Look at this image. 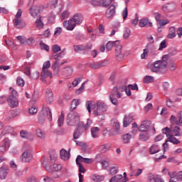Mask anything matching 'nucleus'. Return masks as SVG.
<instances>
[{
	"mask_svg": "<svg viewBox=\"0 0 182 182\" xmlns=\"http://www.w3.org/2000/svg\"><path fill=\"white\" fill-rule=\"evenodd\" d=\"M29 11L31 16L36 18L38 14H41V12L43 11V7L41 6H33V7L30 8Z\"/></svg>",
	"mask_w": 182,
	"mask_h": 182,
	"instance_id": "13",
	"label": "nucleus"
},
{
	"mask_svg": "<svg viewBox=\"0 0 182 182\" xmlns=\"http://www.w3.org/2000/svg\"><path fill=\"white\" fill-rule=\"evenodd\" d=\"M139 26H141V28H144V26L149 28L153 26V23L149 21V18H141L139 21Z\"/></svg>",
	"mask_w": 182,
	"mask_h": 182,
	"instance_id": "21",
	"label": "nucleus"
},
{
	"mask_svg": "<svg viewBox=\"0 0 182 182\" xmlns=\"http://www.w3.org/2000/svg\"><path fill=\"white\" fill-rule=\"evenodd\" d=\"M98 150L100 151V153H106V151H109V150H110V144H105L101 145L99 146Z\"/></svg>",
	"mask_w": 182,
	"mask_h": 182,
	"instance_id": "28",
	"label": "nucleus"
},
{
	"mask_svg": "<svg viewBox=\"0 0 182 182\" xmlns=\"http://www.w3.org/2000/svg\"><path fill=\"white\" fill-rule=\"evenodd\" d=\"M20 136L23 139H28V137H29V133L28 132V131L22 130L20 132Z\"/></svg>",
	"mask_w": 182,
	"mask_h": 182,
	"instance_id": "49",
	"label": "nucleus"
},
{
	"mask_svg": "<svg viewBox=\"0 0 182 182\" xmlns=\"http://www.w3.org/2000/svg\"><path fill=\"white\" fill-rule=\"evenodd\" d=\"M74 50L77 53L78 52H82V50H85V46L83 45H78L74 46Z\"/></svg>",
	"mask_w": 182,
	"mask_h": 182,
	"instance_id": "43",
	"label": "nucleus"
},
{
	"mask_svg": "<svg viewBox=\"0 0 182 182\" xmlns=\"http://www.w3.org/2000/svg\"><path fill=\"white\" fill-rule=\"evenodd\" d=\"M43 165L44 168H46V170H47L48 173H52V172L58 173V171H60V170H62V165L60 164H54L53 166H49L46 165V161H44L43 162Z\"/></svg>",
	"mask_w": 182,
	"mask_h": 182,
	"instance_id": "9",
	"label": "nucleus"
},
{
	"mask_svg": "<svg viewBox=\"0 0 182 182\" xmlns=\"http://www.w3.org/2000/svg\"><path fill=\"white\" fill-rule=\"evenodd\" d=\"M79 105H80V100L74 99L71 102V107H70L71 112H73V110H75V109H76V107H77Z\"/></svg>",
	"mask_w": 182,
	"mask_h": 182,
	"instance_id": "32",
	"label": "nucleus"
},
{
	"mask_svg": "<svg viewBox=\"0 0 182 182\" xmlns=\"http://www.w3.org/2000/svg\"><path fill=\"white\" fill-rule=\"evenodd\" d=\"M100 131V128L97 127H95L91 129V134L93 139H97V137H99Z\"/></svg>",
	"mask_w": 182,
	"mask_h": 182,
	"instance_id": "27",
	"label": "nucleus"
},
{
	"mask_svg": "<svg viewBox=\"0 0 182 182\" xmlns=\"http://www.w3.org/2000/svg\"><path fill=\"white\" fill-rule=\"evenodd\" d=\"M119 173V167L117 166L111 167L109 170V174L111 176H114Z\"/></svg>",
	"mask_w": 182,
	"mask_h": 182,
	"instance_id": "42",
	"label": "nucleus"
},
{
	"mask_svg": "<svg viewBox=\"0 0 182 182\" xmlns=\"http://www.w3.org/2000/svg\"><path fill=\"white\" fill-rule=\"evenodd\" d=\"M92 6H102V0H91Z\"/></svg>",
	"mask_w": 182,
	"mask_h": 182,
	"instance_id": "48",
	"label": "nucleus"
},
{
	"mask_svg": "<svg viewBox=\"0 0 182 182\" xmlns=\"http://www.w3.org/2000/svg\"><path fill=\"white\" fill-rule=\"evenodd\" d=\"M49 68H50V61L47 60L43 65V70H48V69H49Z\"/></svg>",
	"mask_w": 182,
	"mask_h": 182,
	"instance_id": "52",
	"label": "nucleus"
},
{
	"mask_svg": "<svg viewBox=\"0 0 182 182\" xmlns=\"http://www.w3.org/2000/svg\"><path fill=\"white\" fill-rule=\"evenodd\" d=\"M149 139H150L149 132H142V133L139 134V140H141V141H147Z\"/></svg>",
	"mask_w": 182,
	"mask_h": 182,
	"instance_id": "29",
	"label": "nucleus"
},
{
	"mask_svg": "<svg viewBox=\"0 0 182 182\" xmlns=\"http://www.w3.org/2000/svg\"><path fill=\"white\" fill-rule=\"evenodd\" d=\"M41 76L43 77V79H46V77H50V79H52L53 77L52 73L48 70H43Z\"/></svg>",
	"mask_w": 182,
	"mask_h": 182,
	"instance_id": "30",
	"label": "nucleus"
},
{
	"mask_svg": "<svg viewBox=\"0 0 182 182\" xmlns=\"http://www.w3.org/2000/svg\"><path fill=\"white\" fill-rule=\"evenodd\" d=\"M83 160H84L83 156H80V155H78V156H77L76 160H75L76 164H77V166H80V164H82L81 163L83 161Z\"/></svg>",
	"mask_w": 182,
	"mask_h": 182,
	"instance_id": "54",
	"label": "nucleus"
},
{
	"mask_svg": "<svg viewBox=\"0 0 182 182\" xmlns=\"http://www.w3.org/2000/svg\"><path fill=\"white\" fill-rule=\"evenodd\" d=\"M8 173H9V169H8L5 166H1L0 168V178H1V180H5V178H6V176H8Z\"/></svg>",
	"mask_w": 182,
	"mask_h": 182,
	"instance_id": "22",
	"label": "nucleus"
},
{
	"mask_svg": "<svg viewBox=\"0 0 182 182\" xmlns=\"http://www.w3.org/2000/svg\"><path fill=\"white\" fill-rule=\"evenodd\" d=\"M112 45L114 48H115V55L117 56V60H123L124 55L122 54V45H120V41H116L112 42Z\"/></svg>",
	"mask_w": 182,
	"mask_h": 182,
	"instance_id": "7",
	"label": "nucleus"
},
{
	"mask_svg": "<svg viewBox=\"0 0 182 182\" xmlns=\"http://www.w3.org/2000/svg\"><path fill=\"white\" fill-rule=\"evenodd\" d=\"M83 22V17L79 14H75L73 18L68 21H64L63 25L68 31H73L76 25H80Z\"/></svg>",
	"mask_w": 182,
	"mask_h": 182,
	"instance_id": "2",
	"label": "nucleus"
},
{
	"mask_svg": "<svg viewBox=\"0 0 182 182\" xmlns=\"http://www.w3.org/2000/svg\"><path fill=\"white\" fill-rule=\"evenodd\" d=\"M36 133L39 139H45V132L41 128L37 129Z\"/></svg>",
	"mask_w": 182,
	"mask_h": 182,
	"instance_id": "40",
	"label": "nucleus"
},
{
	"mask_svg": "<svg viewBox=\"0 0 182 182\" xmlns=\"http://www.w3.org/2000/svg\"><path fill=\"white\" fill-rule=\"evenodd\" d=\"M112 127H114V130L116 132H119V130H120V123L119 122V121H117L116 119H112Z\"/></svg>",
	"mask_w": 182,
	"mask_h": 182,
	"instance_id": "37",
	"label": "nucleus"
},
{
	"mask_svg": "<svg viewBox=\"0 0 182 182\" xmlns=\"http://www.w3.org/2000/svg\"><path fill=\"white\" fill-rule=\"evenodd\" d=\"M167 48V45L166 44V40H164L159 45V50H163Z\"/></svg>",
	"mask_w": 182,
	"mask_h": 182,
	"instance_id": "57",
	"label": "nucleus"
},
{
	"mask_svg": "<svg viewBox=\"0 0 182 182\" xmlns=\"http://www.w3.org/2000/svg\"><path fill=\"white\" fill-rule=\"evenodd\" d=\"M11 94L7 98V102L10 107L15 108L18 107L19 105V100H18V92L14 90L12 87H10Z\"/></svg>",
	"mask_w": 182,
	"mask_h": 182,
	"instance_id": "4",
	"label": "nucleus"
},
{
	"mask_svg": "<svg viewBox=\"0 0 182 182\" xmlns=\"http://www.w3.org/2000/svg\"><path fill=\"white\" fill-rule=\"evenodd\" d=\"M176 181H182V172H178V173H176Z\"/></svg>",
	"mask_w": 182,
	"mask_h": 182,
	"instance_id": "64",
	"label": "nucleus"
},
{
	"mask_svg": "<svg viewBox=\"0 0 182 182\" xmlns=\"http://www.w3.org/2000/svg\"><path fill=\"white\" fill-rule=\"evenodd\" d=\"M65 63H60L59 60H56L52 65L54 76H59L60 65H63Z\"/></svg>",
	"mask_w": 182,
	"mask_h": 182,
	"instance_id": "16",
	"label": "nucleus"
},
{
	"mask_svg": "<svg viewBox=\"0 0 182 182\" xmlns=\"http://www.w3.org/2000/svg\"><path fill=\"white\" fill-rule=\"evenodd\" d=\"M132 122H133V115H132V114H126L124 118L123 126L124 127H127V126H129Z\"/></svg>",
	"mask_w": 182,
	"mask_h": 182,
	"instance_id": "20",
	"label": "nucleus"
},
{
	"mask_svg": "<svg viewBox=\"0 0 182 182\" xmlns=\"http://www.w3.org/2000/svg\"><path fill=\"white\" fill-rule=\"evenodd\" d=\"M14 129L11 127H6L3 132H1V134H0V139H2V137L4 136H5V134H8L9 133H11V132H13Z\"/></svg>",
	"mask_w": 182,
	"mask_h": 182,
	"instance_id": "31",
	"label": "nucleus"
},
{
	"mask_svg": "<svg viewBox=\"0 0 182 182\" xmlns=\"http://www.w3.org/2000/svg\"><path fill=\"white\" fill-rule=\"evenodd\" d=\"M116 95V93H112L109 95V100L112 103V105H114L115 106H117L119 105V101H117V99L114 97Z\"/></svg>",
	"mask_w": 182,
	"mask_h": 182,
	"instance_id": "38",
	"label": "nucleus"
},
{
	"mask_svg": "<svg viewBox=\"0 0 182 182\" xmlns=\"http://www.w3.org/2000/svg\"><path fill=\"white\" fill-rule=\"evenodd\" d=\"M63 56H65V50H63L60 53L53 55V59H55V60H59L58 59H59V58H63Z\"/></svg>",
	"mask_w": 182,
	"mask_h": 182,
	"instance_id": "47",
	"label": "nucleus"
},
{
	"mask_svg": "<svg viewBox=\"0 0 182 182\" xmlns=\"http://www.w3.org/2000/svg\"><path fill=\"white\" fill-rule=\"evenodd\" d=\"M33 153L31 150H26L21 155V161L23 163H29L32 161Z\"/></svg>",
	"mask_w": 182,
	"mask_h": 182,
	"instance_id": "10",
	"label": "nucleus"
},
{
	"mask_svg": "<svg viewBox=\"0 0 182 182\" xmlns=\"http://www.w3.org/2000/svg\"><path fill=\"white\" fill-rule=\"evenodd\" d=\"M24 73H25V75H26V76H31V67H29V66L25 67Z\"/></svg>",
	"mask_w": 182,
	"mask_h": 182,
	"instance_id": "63",
	"label": "nucleus"
},
{
	"mask_svg": "<svg viewBox=\"0 0 182 182\" xmlns=\"http://www.w3.org/2000/svg\"><path fill=\"white\" fill-rule=\"evenodd\" d=\"M170 62H171V60L170 59L169 54L164 55L161 60L155 61L149 66V68L151 72H153L154 73L161 72V70H163V69H166L167 66H168L170 70H176V64Z\"/></svg>",
	"mask_w": 182,
	"mask_h": 182,
	"instance_id": "1",
	"label": "nucleus"
},
{
	"mask_svg": "<svg viewBox=\"0 0 182 182\" xmlns=\"http://www.w3.org/2000/svg\"><path fill=\"white\" fill-rule=\"evenodd\" d=\"M80 82H82V78H75V80L73 82V86H74V87H76V86H77V85H79Z\"/></svg>",
	"mask_w": 182,
	"mask_h": 182,
	"instance_id": "60",
	"label": "nucleus"
},
{
	"mask_svg": "<svg viewBox=\"0 0 182 182\" xmlns=\"http://www.w3.org/2000/svg\"><path fill=\"white\" fill-rule=\"evenodd\" d=\"M63 122H65V114H63V112H62L61 114L59 116L58 119V127H62V125L63 124Z\"/></svg>",
	"mask_w": 182,
	"mask_h": 182,
	"instance_id": "35",
	"label": "nucleus"
},
{
	"mask_svg": "<svg viewBox=\"0 0 182 182\" xmlns=\"http://www.w3.org/2000/svg\"><path fill=\"white\" fill-rule=\"evenodd\" d=\"M78 124H82V127H81L83 128V131L85 132V130H88V129L90 127V124H92V121L88 119L86 124H85L83 122H80V123H78Z\"/></svg>",
	"mask_w": 182,
	"mask_h": 182,
	"instance_id": "33",
	"label": "nucleus"
},
{
	"mask_svg": "<svg viewBox=\"0 0 182 182\" xmlns=\"http://www.w3.org/2000/svg\"><path fill=\"white\" fill-rule=\"evenodd\" d=\"M154 82V77L151 75H146L144 79H143V82L144 83H153Z\"/></svg>",
	"mask_w": 182,
	"mask_h": 182,
	"instance_id": "34",
	"label": "nucleus"
},
{
	"mask_svg": "<svg viewBox=\"0 0 182 182\" xmlns=\"http://www.w3.org/2000/svg\"><path fill=\"white\" fill-rule=\"evenodd\" d=\"M107 65H109V60H106L102 62H92L89 64V66L91 69H100V68H105Z\"/></svg>",
	"mask_w": 182,
	"mask_h": 182,
	"instance_id": "11",
	"label": "nucleus"
},
{
	"mask_svg": "<svg viewBox=\"0 0 182 182\" xmlns=\"http://www.w3.org/2000/svg\"><path fill=\"white\" fill-rule=\"evenodd\" d=\"M60 153V158L62 159V160L66 161L70 159V154H69L68 151H66L65 149H61Z\"/></svg>",
	"mask_w": 182,
	"mask_h": 182,
	"instance_id": "23",
	"label": "nucleus"
},
{
	"mask_svg": "<svg viewBox=\"0 0 182 182\" xmlns=\"http://www.w3.org/2000/svg\"><path fill=\"white\" fill-rule=\"evenodd\" d=\"M53 53H58V52H60L61 49L58 45H54L52 47Z\"/></svg>",
	"mask_w": 182,
	"mask_h": 182,
	"instance_id": "55",
	"label": "nucleus"
},
{
	"mask_svg": "<svg viewBox=\"0 0 182 182\" xmlns=\"http://www.w3.org/2000/svg\"><path fill=\"white\" fill-rule=\"evenodd\" d=\"M29 114H36L38 113V108L32 107L28 109Z\"/></svg>",
	"mask_w": 182,
	"mask_h": 182,
	"instance_id": "56",
	"label": "nucleus"
},
{
	"mask_svg": "<svg viewBox=\"0 0 182 182\" xmlns=\"http://www.w3.org/2000/svg\"><path fill=\"white\" fill-rule=\"evenodd\" d=\"M46 100L49 105L53 103V92L50 88H47L46 90Z\"/></svg>",
	"mask_w": 182,
	"mask_h": 182,
	"instance_id": "15",
	"label": "nucleus"
},
{
	"mask_svg": "<svg viewBox=\"0 0 182 182\" xmlns=\"http://www.w3.org/2000/svg\"><path fill=\"white\" fill-rule=\"evenodd\" d=\"M28 171V168H25L23 170H18L16 172V176L17 177H21V176H23V174H26Z\"/></svg>",
	"mask_w": 182,
	"mask_h": 182,
	"instance_id": "44",
	"label": "nucleus"
},
{
	"mask_svg": "<svg viewBox=\"0 0 182 182\" xmlns=\"http://www.w3.org/2000/svg\"><path fill=\"white\" fill-rule=\"evenodd\" d=\"M129 15V12L127 11V7H126L123 11H122V16H123V19L126 20L127 19V16Z\"/></svg>",
	"mask_w": 182,
	"mask_h": 182,
	"instance_id": "61",
	"label": "nucleus"
},
{
	"mask_svg": "<svg viewBox=\"0 0 182 182\" xmlns=\"http://www.w3.org/2000/svg\"><path fill=\"white\" fill-rule=\"evenodd\" d=\"M38 119L40 124H43L46 119L52 122V111L50 108L47 106H43L42 110L38 113Z\"/></svg>",
	"mask_w": 182,
	"mask_h": 182,
	"instance_id": "3",
	"label": "nucleus"
},
{
	"mask_svg": "<svg viewBox=\"0 0 182 182\" xmlns=\"http://www.w3.org/2000/svg\"><path fill=\"white\" fill-rule=\"evenodd\" d=\"M113 47V41H108L106 44V49L109 51L112 50V48Z\"/></svg>",
	"mask_w": 182,
	"mask_h": 182,
	"instance_id": "59",
	"label": "nucleus"
},
{
	"mask_svg": "<svg viewBox=\"0 0 182 182\" xmlns=\"http://www.w3.org/2000/svg\"><path fill=\"white\" fill-rule=\"evenodd\" d=\"M173 133H175V136H180L182 134L181 129L178 127H174Z\"/></svg>",
	"mask_w": 182,
	"mask_h": 182,
	"instance_id": "45",
	"label": "nucleus"
},
{
	"mask_svg": "<svg viewBox=\"0 0 182 182\" xmlns=\"http://www.w3.org/2000/svg\"><path fill=\"white\" fill-rule=\"evenodd\" d=\"M151 122L150 121H143L139 127V132H148L150 130V126Z\"/></svg>",
	"mask_w": 182,
	"mask_h": 182,
	"instance_id": "14",
	"label": "nucleus"
},
{
	"mask_svg": "<svg viewBox=\"0 0 182 182\" xmlns=\"http://www.w3.org/2000/svg\"><path fill=\"white\" fill-rule=\"evenodd\" d=\"M160 151V146L157 144H154L149 149L151 154H156Z\"/></svg>",
	"mask_w": 182,
	"mask_h": 182,
	"instance_id": "26",
	"label": "nucleus"
},
{
	"mask_svg": "<svg viewBox=\"0 0 182 182\" xmlns=\"http://www.w3.org/2000/svg\"><path fill=\"white\" fill-rule=\"evenodd\" d=\"M176 9V4H166L162 6V11L164 12H173Z\"/></svg>",
	"mask_w": 182,
	"mask_h": 182,
	"instance_id": "17",
	"label": "nucleus"
},
{
	"mask_svg": "<svg viewBox=\"0 0 182 182\" xmlns=\"http://www.w3.org/2000/svg\"><path fill=\"white\" fill-rule=\"evenodd\" d=\"M66 122L68 126H75V124L79 126V124L80 123V118H79V116H77L76 114H68Z\"/></svg>",
	"mask_w": 182,
	"mask_h": 182,
	"instance_id": "6",
	"label": "nucleus"
},
{
	"mask_svg": "<svg viewBox=\"0 0 182 182\" xmlns=\"http://www.w3.org/2000/svg\"><path fill=\"white\" fill-rule=\"evenodd\" d=\"M131 31L130 29L125 28L124 31V38L125 39H127V38H129V36H130V33H131Z\"/></svg>",
	"mask_w": 182,
	"mask_h": 182,
	"instance_id": "51",
	"label": "nucleus"
},
{
	"mask_svg": "<svg viewBox=\"0 0 182 182\" xmlns=\"http://www.w3.org/2000/svg\"><path fill=\"white\" fill-rule=\"evenodd\" d=\"M36 28L38 29H42L43 28V22L42 21V17H39L38 18L36 19Z\"/></svg>",
	"mask_w": 182,
	"mask_h": 182,
	"instance_id": "39",
	"label": "nucleus"
},
{
	"mask_svg": "<svg viewBox=\"0 0 182 182\" xmlns=\"http://www.w3.org/2000/svg\"><path fill=\"white\" fill-rule=\"evenodd\" d=\"M82 127H83L82 124H80L77 125V127L76 128V131L73 134L74 139H79V137L82 136V134L83 133V132H85L83 130V128Z\"/></svg>",
	"mask_w": 182,
	"mask_h": 182,
	"instance_id": "18",
	"label": "nucleus"
},
{
	"mask_svg": "<svg viewBox=\"0 0 182 182\" xmlns=\"http://www.w3.org/2000/svg\"><path fill=\"white\" fill-rule=\"evenodd\" d=\"M94 181L100 182L103 181L105 180V176H99V175H94L92 177Z\"/></svg>",
	"mask_w": 182,
	"mask_h": 182,
	"instance_id": "46",
	"label": "nucleus"
},
{
	"mask_svg": "<svg viewBox=\"0 0 182 182\" xmlns=\"http://www.w3.org/2000/svg\"><path fill=\"white\" fill-rule=\"evenodd\" d=\"M40 46H41V49H42V50H46L47 52H49V46L45 44L44 43H40Z\"/></svg>",
	"mask_w": 182,
	"mask_h": 182,
	"instance_id": "53",
	"label": "nucleus"
},
{
	"mask_svg": "<svg viewBox=\"0 0 182 182\" xmlns=\"http://www.w3.org/2000/svg\"><path fill=\"white\" fill-rule=\"evenodd\" d=\"M106 110H107V106L105 102H97V109L94 110L93 114L95 116H101Z\"/></svg>",
	"mask_w": 182,
	"mask_h": 182,
	"instance_id": "8",
	"label": "nucleus"
},
{
	"mask_svg": "<svg viewBox=\"0 0 182 182\" xmlns=\"http://www.w3.org/2000/svg\"><path fill=\"white\" fill-rule=\"evenodd\" d=\"M85 106L90 113H92V109H96V104L93 101H87Z\"/></svg>",
	"mask_w": 182,
	"mask_h": 182,
	"instance_id": "25",
	"label": "nucleus"
},
{
	"mask_svg": "<svg viewBox=\"0 0 182 182\" xmlns=\"http://www.w3.org/2000/svg\"><path fill=\"white\" fill-rule=\"evenodd\" d=\"M162 133L166 134V137H168V141L173 143V144H179L180 141L173 136V134H171V129H170V128L166 127L164 129H162Z\"/></svg>",
	"mask_w": 182,
	"mask_h": 182,
	"instance_id": "5",
	"label": "nucleus"
},
{
	"mask_svg": "<svg viewBox=\"0 0 182 182\" xmlns=\"http://www.w3.org/2000/svg\"><path fill=\"white\" fill-rule=\"evenodd\" d=\"M72 73H73V69H72L70 67H66L62 68L61 70V75L65 76V77H68V76H72Z\"/></svg>",
	"mask_w": 182,
	"mask_h": 182,
	"instance_id": "19",
	"label": "nucleus"
},
{
	"mask_svg": "<svg viewBox=\"0 0 182 182\" xmlns=\"http://www.w3.org/2000/svg\"><path fill=\"white\" fill-rule=\"evenodd\" d=\"M6 147H9V139H4L2 145L0 146V151L5 153L6 151Z\"/></svg>",
	"mask_w": 182,
	"mask_h": 182,
	"instance_id": "24",
	"label": "nucleus"
},
{
	"mask_svg": "<svg viewBox=\"0 0 182 182\" xmlns=\"http://www.w3.org/2000/svg\"><path fill=\"white\" fill-rule=\"evenodd\" d=\"M43 181L44 182H55V180H53V178H52V177L43 176Z\"/></svg>",
	"mask_w": 182,
	"mask_h": 182,
	"instance_id": "62",
	"label": "nucleus"
},
{
	"mask_svg": "<svg viewBox=\"0 0 182 182\" xmlns=\"http://www.w3.org/2000/svg\"><path fill=\"white\" fill-rule=\"evenodd\" d=\"M102 1V6L107 8L113 2L114 0H101Z\"/></svg>",
	"mask_w": 182,
	"mask_h": 182,
	"instance_id": "50",
	"label": "nucleus"
},
{
	"mask_svg": "<svg viewBox=\"0 0 182 182\" xmlns=\"http://www.w3.org/2000/svg\"><path fill=\"white\" fill-rule=\"evenodd\" d=\"M69 17V11L65 10L63 13H62V15H61V19L62 21L66 19V18H68Z\"/></svg>",
	"mask_w": 182,
	"mask_h": 182,
	"instance_id": "58",
	"label": "nucleus"
},
{
	"mask_svg": "<svg viewBox=\"0 0 182 182\" xmlns=\"http://www.w3.org/2000/svg\"><path fill=\"white\" fill-rule=\"evenodd\" d=\"M116 8H117V3L114 2L107 10L105 16L107 18H112L116 14Z\"/></svg>",
	"mask_w": 182,
	"mask_h": 182,
	"instance_id": "12",
	"label": "nucleus"
},
{
	"mask_svg": "<svg viewBox=\"0 0 182 182\" xmlns=\"http://www.w3.org/2000/svg\"><path fill=\"white\" fill-rule=\"evenodd\" d=\"M149 181H150V182H164V181L161 180V178H160L159 177V176H151L150 178L149 179Z\"/></svg>",
	"mask_w": 182,
	"mask_h": 182,
	"instance_id": "41",
	"label": "nucleus"
},
{
	"mask_svg": "<svg viewBox=\"0 0 182 182\" xmlns=\"http://www.w3.org/2000/svg\"><path fill=\"white\" fill-rule=\"evenodd\" d=\"M132 139V134H126L122 136V141L125 144L130 142V140Z\"/></svg>",
	"mask_w": 182,
	"mask_h": 182,
	"instance_id": "36",
	"label": "nucleus"
}]
</instances>
